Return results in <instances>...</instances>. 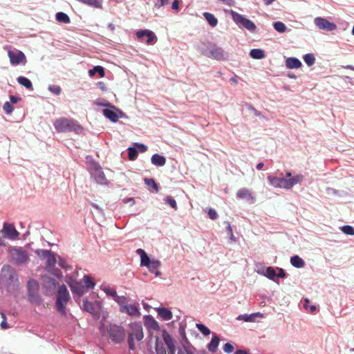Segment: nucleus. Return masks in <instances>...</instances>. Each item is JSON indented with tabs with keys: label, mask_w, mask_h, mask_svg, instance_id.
Wrapping results in <instances>:
<instances>
[{
	"label": "nucleus",
	"mask_w": 354,
	"mask_h": 354,
	"mask_svg": "<svg viewBox=\"0 0 354 354\" xmlns=\"http://www.w3.org/2000/svg\"><path fill=\"white\" fill-rule=\"evenodd\" d=\"M103 114L104 115L109 119L111 122H116L118 120V115L114 111L109 109H105L103 110Z\"/></svg>",
	"instance_id": "nucleus-23"
},
{
	"label": "nucleus",
	"mask_w": 354,
	"mask_h": 354,
	"mask_svg": "<svg viewBox=\"0 0 354 354\" xmlns=\"http://www.w3.org/2000/svg\"><path fill=\"white\" fill-rule=\"evenodd\" d=\"M98 85L100 86V88L102 90V91H106V87L105 86V84L103 82H98Z\"/></svg>",
	"instance_id": "nucleus-61"
},
{
	"label": "nucleus",
	"mask_w": 354,
	"mask_h": 354,
	"mask_svg": "<svg viewBox=\"0 0 354 354\" xmlns=\"http://www.w3.org/2000/svg\"><path fill=\"white\" fill-rule=\"evenodd\" d=\"M158 3L155 4V7L159 8L169 3V0H157Z\"/></svg>",
	"instance_id": "nucleus-51"
},
{
	"label": "nucleus",
	"mask_w": 354,
	"mask_h": 354,
	"mask_svg": "<svg viewBox=\"0 0 354 354\" xmlns=\"http://www.w3.org/2000/svg\"><path fill=\"white\" fill-rule=\"evenodd\" d=\"M342 232L348 235H354V228L350 225H344L342 227Z\"/></svg>",
	"instance_id": "nucleus-43"
},
{
	"label": "nucleus",
	"mask_w": 354,
	"mask_h": 354,
	"mask_svg": "<svg viewBox=\"0 0 354 354\" xmlns=\"http://www.w3.org/2000/svg\"><path fill=\"white\" fill-rule=\"evenodd\" d=\"M95 73H98L100 77H104V68L101 66H96L88 71V74L91 77L94 76Z\"/></svg>",
	"instance_id": "nucleus-27"
},
{
	"label": "nucleus",
	"mask_w": 354,
	"mask_h": 354,
	"mask_svg": "<svg viewBox=\"0 0 354 354\" xmlns=\"http://www.w3.org/2000/svg\"><path fill=\"white\" fill-rule=\"evenodd\" d=\"M121 313H125L130 316L140 317V312L138 306L134 304L127 305L123 309H120Z\"/></svg>",
	"instance_id": "nucleus-14"
},
{
	"label": "nucleus",
	"mask_w": 354,
	"mask_h": 354,
	"mask_svg": "<svg viewBox=\"0 0 354 354\" xmlns=\"http://www.w3.org/2000/svg\"><path fill=\"white\" fill-rule=\"evenodd\" d=\"M290 263L295 268H300L304 266V261L299 256L295 255L291 257Z\"/></svg>",
	"instance_id": "nucleus-26"
},
{
	"label": "nucleus",
	"mask_w": 354,
	"mask_h": 354,
	"mask_svg": "<svg viewBox=\"0 0 354 354\" xmlns=\"http://www.w3.org/2000/svg\"><path fill=\"white\" fill-rule=\"evenodd\" d=\"M250 55L253 59H263L266 56L264 51L263 50L259 49V48H254V49L251 50L250 52Z\"/></svg>",
	"instance_id": "nucleus-28"
},
{
	"label": "nucleus",
	"mask_w": 354,
	"mask_h": 354,
	"mask_svg": "<svg viewBox=\"0 0 354 354\" xmlns=\"http://www.w3.org/2000/svg\"><path fill=\"white\" fill-rule=\"evenodd\" d=\"M303 179V175L297 174L292 176L291 172H287L285 178H277L272 176H268V180L271 186L285 189H291L294 185L301 182Z\"/></svg>",
	"instance_id": "nucleus-1"
},
{
	"label": "nucleus",
	"mask_w": 354,
	"mask_h": 354,
	"mask_svg": "<svg viewBox=\"0 0 354 354\" xmlns=\"http://www.w3.org/2000/svg\"><path fill=\"white\" fill-rule=\"evenodd\" d=\"M286 66L288 68H299L301 66V62L295 57H289L286 60Z\"/></svg>",
	"instance_id": "nucleus-19"
},
{
	"label": "nucleus",
	"mask_w": 354,
	"mask_h": 354,
	"mask_svg": "<svg viewBox=\"0 0 354 354\" xmlns=\"http://www.w3.org/2000/svg\"><path fill=\"white\" fill-rule=\"evenodd\" d=\"M197 328L199 331L205 335H209L210 334V330L202 324H196Z\"/></svg>",
	"instance_id": "nucleus-41"
},
{
	"label": "nucleus",
	"mask_w": 354,
	"mask_h": 354,
	"mask_svg": "<svg viewBox=\"0 0 354 354\" xmlns=\"http://www.w3.org/2000/svg\"><path fill=\"white\" fill-rule=\"evenodd\" d=\"M5 236L10 239H15L19 236V232L16 230L14 225L5 223L2 230Z\"/></svg>",
	"instance_id": "nucleus-13"
},
{
	"label": "nucleus",
	"mask_w": 354,
	"mask_h": 354,
	"mask_svg": "<svg viewBox=\"0 0 354 354\" xmlns=\"http://www.w3.org/2000/svg\"><path fill=\"white\" fill-rule=\"evenodd\" d=\"M304 60L308 66H311L315 62V57L313 53H308L304 56Z\"/></svg>",
	"instance_id": "nucleus-34"
},
{
	"label": "nucleus",
	"mask_w": 354,
	"mask_h": 354,
	"mask_svg": "<svg viewBox=\"0 0 354 354\" xmlns=\"http://www.w3.org/2000/svg\"><path fill=\"white\" fill-rule=\"evenodd\" d=\"M227 232L229 233V234L230 235V239L232 240V241H234L235 239V237L233 234V232H232V228L230 224V223H227Z\"/></svg>",
	"instance_id": "nucleus-55"
},
{
	"label": "nucleus",
	"mask_w": 354,
	"mask_h": 354,
	"mask_svg": "<svg viewBox=\"0 0 354 354\" xmlns=\"http://www.w3.org/2000/svg\"><path fill=\"white\" fill-rule=\"evenodd\" d=\"M54 127L57 131L62 133L70 131L78 133L82 130V127L76 120L65 118L56 120L54 122Z\"/></svg>",
	"instance_id": "nucleus-4"
},
{
	"label": "nucleus",
	"mask_w": 354,
	"mask_h": 354,
	"mask_svg": "<svg viewBox=\"0 0 354 354\" xmlns=\"http://www.w3.org/2000/svg\"><path fill=\"white\" fill-rule=\"evenodd\" d=\"M136 35L137 38L140 41H144V37H147L146 43L148 45H153L158 40V38L156 36V35L154 34V32L153 31L147 30V29L138 30L136 32Z\"/></svg>",
	"instance_id": "nucleus-10"
},
{
	"label": "nucleus",
	"mask_w": 354,
	"mask_h": 354,
	"mask_svg": "<svg viewBox=\"0 0 354 354\" xmlns=\"http://www.w3.org/2000/svg\"><path fill=\"white\" fill-rule=\"evenodd\" d=\"M166 202L168 205H169L172 208L176 209H177V203L176 201L171 197L167 196L166 198Z\"/></svg>",
	"instance_id": "nucleus-47"
},
{
	"label": "nucleus",
	"mask_w": 354,
	"mask_h": 354,
	"mask_svg": "<svg viewBox=\"0 0 354 354\" xmlns=\"http://www.w3.org/2000/svg\"><path fill=\"white\" fill-rule=\"evenodd\" d=\"M59 266L65 269L71 268V267L67 266L66 261L64 259H59Z\"/></svg>",
	"instance_id": "nucleus-56"
},
{
	"label": "nucleus",
	"mask_w": 354,
	"mask_h": 354,
	"mask_svg": "<svg viewBox=\"0 0 354 354\" xmlns=\"http://www.w3.org/2000/svg\"><path fill=\"white\" fill-rule=\"evenodd\" d=\"M101 333L103 335L106 334L111 341L115 344L122 342L125 337L124 328L116 324H109L106 326L102 325L101 327Z\"/></svg>",
	"instance_id": "nucleus-2"
},
{
	"label": "nucleus",
	"mask_w": 354,
	"mask_h": 354,
	"mask_svg": "<svg viewBox=\"0 0 354 354\" xmlns=\"http://www.w3.org/2000/svg\"><path fill=\"white\" fill-rule=\"evenodd\" d=\"M78 1L86 4L88 6L96 8H101L102 3L100 0H77Z\"/></svg>",
	"instance_id": "nucleus-30"
},
{
	"label": "nucleus",
	"mask_w": 354,
	"mask_h": 354,
	"mask_svg": "<svg viewBox=\"0 0 354 354\" xmlns=\"http://www.w3.org/2000/svg\"><path fill=\"white\" fill-rule=\"evenodd\" d=\"M317 310V307L315 305H312L310 306V312L311 313H314Z\"/></svg>",
	"instance_id": "nucleus-62"
},
{
	"label": "nucleus",
	"mask_w": 354,
	"mask_h": 354,
	"mask_svg": "<svg viewBox=\"0 0 354 354\" xmlns=\"http://www.w3.org/2000/svg\"><path fill=\"white\" fill-rule=\"evenodd\" d=\"M158 315L165 321L171 319L173 315L170 310L167 308H160L157 310Z\"/></svg>",
	"instance_id": "nucleus-18"
},
{
	"label": "nucleus",
	"mask_w": 354,
	"mask_h": 354,
	"mask_svg": "<svg viewBox=\"0 0 354 354\" xmlns=\"http://www.w3.org/2000/svg\"><path fill=\"white\" fill-rule=\"evenodd\" d=\"M82 308L84 310L93 314L95 311V306L93 303L84 300L82 304Z\"/></svg>",
	"instance_id": "nucleus-32"
},
{
	"label": "nucleus",
	"mask_w": 354,
	"mask_h": 354,
	"mask_svg": "<svg viewBox=\"0 0 354 354\" xmlns=\"http://www.w3.org/2000/svg\"><path fill=\"white\" fill-rule=\"evenodd\" d=\"M145 319V325L148 328L158 330H159V324L150 315H145L144 317Z\"/></svg>",
	"instance_id": "nucleus-16"
},
{
	"label": "nucleus",
	"mask_w": 354,
	"mask_h": 354,
	"mask_svg": "<svg viewBox=\"0 0 354 354\" xmlns=\"http://www.w3.org/2000/svg\"><path fill=\"white\" fill-rule=\"evenodd\" d=\"M48 90L51 93H54V94H55L57 95H59L61 93V91H62V89H61L60 86H57V85H50L49 87H48Z\"/></svg>",
	"instance_id": "nucleus-44"
},
{
	"label": "nucleus",
	"mask_w": 354,
	"mask_h": 354,
	"mask_svg": "<svg viewBox=\"0 0 354 354\" xmlns=\"http://www.w3.org/2000/svg\"><path fill=\"white\" fill-rule=\"evenodd\" d=\"M115 301L120 306V309H123L124 307H125L127 304V297L124 296H118L115 299Z\"/></svg>",
	"instance_id": "nucleus-37"
},
{
	"label": "nucleus",
	"mask_w": 354,
	"mask_h": 354,
	"mask_svg": "<svg viewBox=\"0 0 354 354\" xmlns=\"http://www.w3.org/2000/svg\"><path fill=\"white\" fill-rule=\"evenodd\" d=\"M128 156L130 160H134L138 157V151L133 147H129L128 149Z\"/></svg>",
	"instance_id": "nucleus-39"
},
{
	"label": "nucleus",
	"mask_w": 354,
	"mask_h": 354,
	"mask_svg": "<svg viewBox=\"0 0 354 354\" xmlns=\"http://www.w3.org/2000/svg\"><path fill=\"white\" fill-rule=\"evenodd\" d=\"M207 214L209 218H211L212 220H215L218 217L216 212L213 209H209Z\"/></svg>",
	"instance_id": "nucleus-49"
},
{
	"label": "nucleus",
	"mask_w": 354,
	"mask_h": 354,
	"mask_svg": "<svg viewBox=\"0 0 354 354\" xmlns=\"http://www.w3.org/2000/svg\"><path fill=\"white\" fill-rule=\"evenodd\" d=\"M36 252L42 259H46L51 253L50 251L45 250H37Z\"/></svg>",
	"instance_id": "nucleus-45"
},
{
	"label": "nucleus",
	"mask_w": 354,
	"mask_h": 354,
	"mask_svg": "<svg viewBox=\"0 0 354 354\" xmlns=\"http://www.w3.org/2000/svg\"><path fill=\"white\" fill-rule=\"evenodd\" d=\"M209 53L211 57L218 60L223 59L225 58V53L223 50L216 45L211 47Z\"/></svg>",
	"instance_id": "nucleus-15"
},
{
	"label": "nucleus",
	"mask_w": 354,
	"mask_h": 354,
	"mask_svg": "<svg viewBox=\"0 0 354 354\" xmlns=\"http://www.w3.org/2000/svg\"><path fill=\"white\" fill-rule=\"evenodd\" d=\"M127 343L130 350H135V341L140 342L144 337L142 326L140 323L133 322L129 324Z\"/></svg>",
	"instance_id": "nucleus-5"
},
{
	"label": "nucleus",
	"mask_w": 354,
	"mask_h": 354,
	"mask_svg": "<svg viewBox=\"0 0 354 354\" xmlns=\"http://www.w3.org/2000/svg\"><path fill=\"white\" fill-rule=\"evenodd\" d=\"M136 146L137 151H139L140 152L144 153L147 150V146L143 144H136Z\"/></svg>",
	"instance_id": "nucleus-53"
},
{
	"label": "nucleus",
	"mask_w": 354,
	"mask_h": 354,
	"mask_svg": "<svg viewBox=\"0 0 354 354\" xmlns=\"http://www.w3.org/2000/svg\"><path fill=\"white\" fill-rule=\"evenodd\" d=\"M106 293L111 297H113L114 298V299L116 298V297H118L117 295V292L115 291V290L114 289H107L106 290Z\"/></svg>",
	"instance_id": "nucleus-54"
},
{
	"label": "nucleus",
	"mask_w": 354,
	"mask_h": 354,
	"mask_svg": "<svg viewBox=\"0 0 354 354\" xmlns=\"http://www.w3.org/2000/svg\"><path fill=\"white\" fill-rule=\"evenodd\" d=\"M203 16L212 27H215L218 24V19L216 18V17L209 12H204Z\"/></svg>",
	"instance_id": "nucleus-25"
},
{
	"label": "nucleus",
	"mask_w": 354,
	"mask_h": 354,
	"mask_svg": "<svg viewBox=\"0 0 354 354\" xmlns=\"http://www.w3.org/2000/svg\"><path fill=\"white\" fill-rule=\"evenodd\" d=\"M273 26L277 32L281 33L284 32L286 30V26L281 21L274 22Z\"/></svg>",
	"instance_id": "nucleus-36"
},
{
	"label": "nucleus",
	"mask_w": 354,
	"mask_h": 354,
	"mask_svg": "<svg viewBox=\"0 0 354 354\" xmlns=\"http://www.w3.org/2000/svg\"><path fill=\"white\" fill-rule=\"evenodd\" d=\"M56 19L57 21L64 24H69L71 21L69 17L62 12H59L56 14Z\"/></svg>",
	"instance_id": "nucleus-31"
},
{
	"label": "nucleus",
	"mask_w": 354,
	"mask_h": 354,
	"mask_svg": "<svg viewBox=\"0 0 354 354\" xmlns=\"http://www.w3.org/2000/svg\"><path fill=\"white\" fill-rule=\"evenodd\" d=\"M160 266V262L157 260H152L147 266V267L149 268V270L153 272L159 268Z\"/></svg>",
	"instance_id": "nucleus-35"
},
{
	"label": "nucleus",
	"mask_w": 354,
	"mask_h": 354,
	"mask_svg": "<svg viewBox=\"0 0 354 354\" xmlns=\"http://www.w3.org/2000/svg\"><path fill=\"white\" fill-rule=\"evenodd\" d=\"M315 24L319 28L326 31H332L337 29V25L335 23L330 22L328 19L323 17H316L314 20Z\"/></svg>",
	"instance_id": "nucleus-11"
},
{
	"label": "nucleus",
	"mask_w": 354,
	"mask_h": 354,
	"mask_svg": "<svg viewBox=\"0 0 354 354\" xmlns=\"http://www.w3.org/2000/svg\"><path fill=\"white\" fill-rule=\"evenodd\" d=\"M266 276L270 279H273L277 276L275 270L272 267H268L266 269Z\"/></svg>",
	"instance_id": "nucleus-42"
},
{
	"label": "nucleus",
	"mask_w": 354,
	"mask_h": 354,
	"mask_svg": "<svg viewBox=\"0 0 354 354\" xmlns=\"http://www.w3.org/2000/svg\"><path fill=\"white\" fill-rule=\"evenodd\" d=\"M151 162L156 166L162 167L166 163V159L163 156L158 153L153 154L151 158Z\"/></svg>",
	"instance_id": "nucleus-20"
},
{
	"label": "nucleus",
	"mask_w": 354,
	"mask_h": 354,
	"mask_svg": "<svg viewBox=\"0 0 354 354\" xmlns=\"http://www.w3.org/2000/svg\"><path fill=\"white\" fill-rule=\"evenodd\" d=\"M235 354H249V353L243 350H238L236 351Z\"/></svg>",
	"instance_id": "nucleus-63"
},
{
	"label": "nucleus",
	"mask_w": 354,
	"mask_h": 354,
	"mask_svg": "<svg viewBox=\"0 0 354 354\" xmlns=\"http://www.w3.org/2000/svg\"><path fill=\"white\" fill-rule=\"evenodd\" d=\"M221 1L228 6H234L235 3L234 0H221Z\"/></svg>",
	"instance_id": "nucleus-60"
},
{
	"label": "nucleus",
	"mask_w": 354,
	"mask_h": 354,
	"mask_svg": "<svg viewBox=\"0 0 354 354\" xmlns=\"http://www.w3.org/2000/svg\"><path fill=\"white\" fill-rule=\"evenodd\" d=\"M277 276L280 278H284L286 277V272L282 268H279V272Z\"/></svg>",
	"instance_id": "nucleus-58"
},
{
	"label": "nucleus",
	"mask_w": 354,
	"mask_h": 354,
	"mask_svg": "<svg viewBox=\"0 0 354 354\" xmlns=\"http://www.w3.org/2000/svg\"><path fill=\"white\" fill-rule=\"evenodd\" d=\"M10 100L12 103H17L19 100V97L15 95H11Z\"/></svg>",
	"instance_id": "nucleus-59"
},
{
	"label": "nucleus",
	"mask_w": 354,
	"mask_h": 354,
	"mask_svg": "<svg viewBox=\"0 0 354 354\" xmlns=\"http://www.w3.org/2000/svg\"><path fill=\"white\" fill-rule=\"evenodd\" d=\"M171 8L173 10H178L179 8V1L178 0H174L171 5Z\"/></svg>",
	"instance_id": "nucleus-57"
},
{
	"label": "nucleus",
	"mask_w": 354,
	"mask_h": 354,
	"mask_svg": "<svg viewBox=\"0 0 354 354\" xmlns=\"http://www.w3.org/2000/svg\"><path fill=\"white\" fill-rule=\"evenodd\" d=\"M83 280L85 288H93L95 286V282L90 276H84Z\"/></svg>",
	"instance_id": "nucleus-38"
},
{
	"label": "nucleus",
	"mask_w": 354,
	"mask_h": 354,
	"mask_svg": "<svg viewBox=\"0 0 354 354\" xmlns=\"http://www.w3.org/2000/svg\"><path fill=\"white\" fill-rule=\"evenodd\" d=\"M255 317H263V314L261 313H256L250 315H240L237 317L236 319L246 322H253L255 321Z\"/></svg>",
	"instance_id": "nucleus-17"
},
{
	"label": "nucleus",
	"mask_w": 354,
	"mask_h": 354,
	"mask_svg": "<svg viewBox=\"0 0 354 354\" xmlns=\"http://www.w3.org/2000/svg\"><path fill=\"white\" fill-rule=\"evenodd\" d=\"M223 351L227 353H230L234 351V346L230 343L225 344Z\"/></svg>",
	"instance_id": "nucleus-48"
},
{
	"label": "nucleus",
	"mask_w": 354,
	"mask_h": 354,
	"mask_svg": "<svg viewBox=\"0 0 354 354\" xmlns=\"http://www.w3.org/2000/svg\"><path fill=\"white\" fill-rule=\"evenodd\" d=\"M219 342V337L216 335L214 336L211 342L207 345L208 350L212 353H215L217 351Z\"/></svg>",
	"instance_id": "nucleus-24"
},
{
	"label": "nucleus",
	"mask_w": 354,
	"mask_h": 354,
	"mask_svg": "<svg viewBox=\"0 0 354 354\" xmlns=\"http://www.w3.org/2000/svg\"><path fill=\"white\" fill-rule=\"evenodd\" d=\"M17 82L28 89H30V90L33 89L32 84L30 80L29 79H28L27 77H22V76L19 77H17Z\"/></svg>",
	"instance_id": "nucleus-29"
},
{
	"label": "nucleus",
	"mask_w": 354,
	"mask_h": 354,
	"mask_svg": "<svg viewBox=\"0 0 354 354\" xmlns=\"http://www.w3.org/2000/svg\"><path fill=\"white\" fill-rule=\"evenodd\" d=\"M46 259V266L48 268L54 266L57 261L56 258L53 253H50V255Z\"/></svg>",
	"instance_id": "nucleus-40"
},
{
	"label": "nucleus",
	"mask_w": 354,
	"mask_h": 354,
	"mask_svg": "<svg viewBox=\"0 0 354 354\" xmlns=\"http://www.w3.org/2000/svg\"><path fill=\"white\" fill-rule=\"evenodd\" d=\"M145 183L147 186L151 187L154 190V192L156 193L158 192V191H159L158 185L153 179L145 178Z\"/></svg>",
	"instance_id": "nucleus-33"
},
{
	"label": "nucleus",
	"mask_w": 354,
	"mask_h": 354,
	"mask_svg": "<svg viewBox=\"0 0 354 354\" xmlns=\"http://www.w3.org/2000/svg\"><path fill=\"white\" fill-rule=\"evenodd\" d=\"M3 109L7 114L11 113L13 111V107L12 104L8 102L4 103Z\"/></svg>",
	"instance_id": "nucleus-46"
},
{
	"label": "nucleus",
	"mask_w": 354,
	"mask_h": 354,
	"mask_svg": "<svg viewBox=\"0 0 354 354\" xmlns=\"http://www.w3.org/2000/svg\"><path fill=\"white\" fill-rule=\"evenodd\" d=\"M263 166H264V164L263 162H259L257 165V169L258 170H260V169H261L263 167Z\"/></svg>",
	"instance_id": "nucleus-64"
},
{
	"label": "nucleus",
	"mask_w": 354,
	"mask_h": 354,
	"mask_svg": "<svg viewBox=\"0 0 354 354\" xmlns=\"http://www.w3.org/2000/svg\"><path fill=\"white\" fill-rule=\"evenodd\" d=\"M10 253L12 260L16 263H24L28 260L27 252L21 248H12Z\"/></svg>",
	"instance_id": "nucleus-9"
},
{
	"label": "nucleus",
	"mask_w": 354,
	"mask_h": 354,
	"mask_svg": "<svg viewBox=\"0 0 354 354\" xmlns=\"http://www.w3.org/2000/svg\"><path fill=\"white\" fill-rule=\"evenodd\" d=\"M136 253L140 256L142 266H147L151 261L144 250L139 248L136 250Z\"/></svg>",
	"instance_id": "nucleus-21"
},
{
	"label": "nucleus",
	"mask_w": 354,
	"mask_h": 354,
	"mask_svg": "<svg viewBox=\"0 0 354 354\" xmlns=\"http://www.w3.org/2000/svg\"><path fill=\"white\" fill-rule=\"evenodd\" d=\"M1 316L3 318V321L1 323V326L2 328L6 329V328H9V326H8V323L6 322V315L3 313H1Z\"/></svg>",
	"instance_id": "nucleus-52"
},
{
	"label": "nucleus",
	"mask_w": 354,
	"mask_h": 354,
	"mask_svg": "<svg viewBox=\"0 0 354 354\" xmlns=\"http://www.w3.org/2000/svg\"><path fill=\"white\" fill-rule=\"evenodd\" d=\"M8 56L12 65L17 66L19 64H25L26 63V57L24 53L19 50H8Z\"/></svg>",
	"instance_id": "nucleus-8"
},
{
	"label": "nucleus",
	"mask_w": 354,
	"mask_h": 354,
	"mask_svg": "<svg viewBox=\"0 0 354 354\" xmlns=\"http://www.w3.org/2000/svg\"><path fill=\"white\" fill-rule=\"evenodd\" d=\"M162 339L156 338V354H167L165 344L169 350V354H175V346L172 337L165 330H162Z\"/></svg>",
	"instance_id": "nucleus-3"
},
{
	"label": "nucleus",
	"mask_w": 354,
	"mask_h": 354,
	"mask_svg": "<svg viewBox=\"0 0 354 354\" xmlns=\"http://www.w3.org/2000/svg\"><path fill=\"white\" fill-rule=\"evenodd\" d=\"M73 293L82 296L85 292V287L81 281H77L72 277H68L66 281Z\"/></svg>",
	"instance_id": "nucleus-12"
},
{
	"label": "nucleus",
	"mask_w": 354,
	"mask_h": 354,
	"mask_svg": "<svg viewBox=\"0 0 354 354\" xmlns=\"http://www.w3.org/2000/svg\"><path fill=\"white\" fill-rule=\"evenodd\" d=\"M230 15L233 21L238 25H241L250 31H254L256 26L253 21L244 17L242 15L234 11L230 10Z\"/></svg>",
	"instance_id": "nucleus-7"
},
{
	"label": "nucleus",
	"mask_w": 354,
	"mask_h": 354,
	"mask_svg": "<svg viewBox=\"0 0 354 354\" xmlns=\"http://www.w3.org/2000/svg\"><path fill=\"white\" fill-rule=\"evenodd\" d=\"M69 299L70 295L66 286L65 285L61 286L57 295L56 307L63 315L66 314L65 307Z\"/></svg>",
	"instance_id": "nucleus-6"
},
{
	"label": "nucleus",
	"mask_w": 354,
	"mask_h": 354,
	"mask_svg": "<svg viewBox=\"0 0 354 354\" xmlns=\"http://www.w3.org/2000/svg\"><path fill=\"white\" fill-rule=\"evenodd\" d=\"M106 179L105 178V176L104 175V174L102 171H100L97 176V181L100 184H104L106 182Z\"/></svg>",
	"instance_id": "nucleus-50"
},
{
	"label": "nucleus",
	"mask_w": 354,
	"mask_h": 354,
	"mask_svg": "<svg viewBox=\"0 0 354 354\" xmlns=\"http://www.w3.org/2000/svg\"><path fill=\"white\" fill-rule=\"evenodd\" d=\"M236 196L239 198L247 199V200H252L253 196H252L251 192L246 188H242L238 190L236 193Z\"/></svg>",
	"instance_id": "nucleus-22"
}]
</instances>
